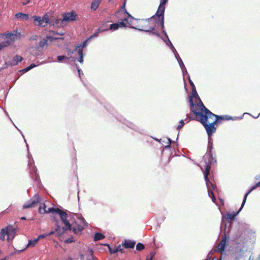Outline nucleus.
I'll return each mask as SVG.
<instances>
[{
  "label": "nucleus",
  "mask_w": 260,
  "mask_h": 260,
  "mask_svg": "<svg viewBox=\"0 0 260 260\" xmlns=\"http://www.w3.org/2000/svg\"><path fill=\"white\" fill-rule=\"evenodd\" d=\"M201 106L202 107L201 111L195 110L193 111V113L196 116V120L203 124L208 136L210 137L215 132L216 126L219 123V120H222L224 118L212 113L203 104H202Z\"/></svg>",
  "instance_id": "f257e3e1"
},
{
  "label": "nucleus",
  "mask_w": 260,
  "mask_h": 260,
  "mask_svg": "<svg viewBox=\"0 0 260 260\" xmlns=\"http://www.w3.org/2000/svg\"><path fill=\"white\" fill-rule=\"evenodd\" d=\"M190 110L193 112V111L198 110V111H201L202 107V104H203L200 99L196 88H192V95L189 97V101Z\"/></svg>",
  "instance_id": "f03ea898"
},
{
  "label": "nucleus",
  "mask_w": 260,
  "mask_h": 260,
  "mask_svg": "<svg viewBox=\"0 0 260 260\" xmlns=\"http://www.w3.org/2000/svg\"><path fill=\"white\" fill-rule=\"evenodd\" d=\"M153 18L147 19H139L137 24L133 28L144 31H152L155 30V25L152 23Z\"/></svg>",
  "instance_id": "7ed1b4c3"
},
{
  "label": "nucleus",
  "mask_w": 260,
  "mask_h": 260,
  "mask_svg": "<svg viewBox=\"0 0 260 260\" xmlns=\"http://www.w3.org/2000/svg\"><path fill=\"white\" fill-rule=\"evenodd\" d=\"M16 229L12 225H9L5 228L2 229L0 232V240L4 241L5 236H7V240L10 242L12 241L16 233Z\"/></svg>",
  "instance_id": "20e7f679"
},
{
  "label": "nucleus",
  "mask_w": 260,
  "mask_h": 260,
  "mask_svg": "<svg viewBox=\"0 0 260 260\" xmlns=\"http://www.w3.org/2000/svg\"><path fill=\"white\" fill-rule=\"evenodd\" d=\"M60 218L63 223L65 224L66 227H63L62 228L58 225L57 222L56 223V228L55 229V232H57L59 234L61 235L64 233V232L67 230L71 231L72 230V225L70 224L69 221L67 219L68 214L64 212L63 211L61 213L59 214Z\"/></svg>",
  "instance_id": "39448f33"
},
{
  "label": "nucleus",
  "mask_w": 260,
  "mask_h": 260,
  "mask_svg": "<svg viewBox=\"0 0 260 260\" xmlns=\"http://www.w3.org/2000/svg\"><path fill=\"white\" fill-rule=\"evenodd\" d=\"M35 25L45 27L50 22V18L48 13L45 14L43 17L34 15L32 17Z\"/></svg>",
  "instance_id": "423d86ee"
},
{
  "label": "nucleus",
  "mask_w": 260,
  "mask_h": 260,
  "mask_svg": "<svg viewBox=\"0 0 260 260\" xmlns=\"http://www.w3.org/2000/svg\"><path fill=\"white\" fill-rule=\"evenodd\" d=\"M20 38V34H13L8 32L5 35L4 41L0 43L3 48L10 46L11 44L13 43L15 41L19 40Z\"/></svg>",
  "instance_id": "0eeeda50"
},
{
  "label": "nucleus",
  "mask_w": 260,
  "mask_h": 260,
  "mask_svg": "<svg viewBox=\"0 0 260 260\" xmlns=\"http://www.w3.org/2000/svg\"><path fill=\"white\" fill-rule=\"evenodd\" d=\"M168 2L166 0H162L158 7V10L156 13V15L158 19V21H160V25L163 28L164 27V12L165 10V5Z\"/></svg>",
  "instance_id": "6e6552de"
},
{
  "label": "nucleus",
  "mask_w": 260,
  "mask_h": 260,
  "mask_svg": "<svg viewBox=\"0 0 260 260\" xmlns=\"http://www.w3.org/2000/svg\"><path fill=\"white\" fill-rule=\"evenodd\" d=\"M62 17L61 23L66 25L69 22L76 20L78 15L74 11H72L62 14Z\"/></svg>",
  "instance_id": "1a4fd4ad"
},
{
  "label": "nucleus",
  "mask_w": 260,
  "mask_h": 260,
  "mask_svg": "<svg viewBox=\"0 0 260 260\" xmlns=\"http://www.w3.org/2000/svg\"><path fill=\"white\" fill-rule=\"evenodd\" d=\"M78 222H79V223H77L76 221V226H74L73 227L72 226L71 231H72L75 234L79 235L81 234L82 230L87 226V223L85 220L83 218L79 219Z\"/></svg>",
  "instance_id": "9d476101"
},
{
  "label": "nucleus",
  "mask_w": 260,
  "mask_h": 260,
  "mask_svg": "<svg viewBox=\"0 0 260 260\" xmlns=\"http://www.w3.org/2000/svg\"><path fill=\"white\" fill-rule=\"evenodd\" d=\"M40 202L41 198L39 195L35 194L28 202L23 205V208L28 209L36 207Z\"/></svg>",
  "instance_id": "9b49d317"
},
{
  "label": "nucleus",
  "mask_w": 260,
  "mask_h": 260,
  "mask_svg": "<svg viewBox=\"0 0 260 260\" xmlns=\"http://www.w3.org/2000/svg\"><path fill=\"white\" fill-rule=\"evenodd\" d=\"M226 243V237L224 236L222 238L220 242L215 247L214 251L216 252H222L224 251Z\"/></svg>",
  "instance_id": "f8f14e48"
},
{
  "label": "nucleus",
  "mask_w": 260,
  "mask_h": 260,
  "mask_svg": "<svg viewBox=\"0 0 260 260\" xmlns=\"http://www.w3.org/2000/svg\"><path fill=\"white\" fill-rule=\"evenodd\" d=\"M209 155L211 156V160H209L208 161V163L206 162L205 170L204 172V178H205V180L206 182L209 181L208 176L209 174L210 170L211 169V164L213 160L212 155L210 154H209Z\"/></svg>",
  "instance_id": "ddd939ff"
},
{
  "label": "nucleus",
  "mask_w": 260,
  "mask_h": 260,
  "mask_svg": "<svg viewBox=\"0 0 260 260\" xmlns=\"http://www.w3.org/2000/svg\"><path fill=\"white\" fill-rule=\"evenodd\" d=\"M50 26H56L57 27H63L64 24H62L61 19H55L50 18V22L49 23Z\"/></svg>",
  "instance_id": "4468645a"
},
{
  "label": "nucleus",
  "mask_w": 260,
  "mask_h": 260,
  "mask_svg": "<svg viewBox=\"0 0 260 260\" xmlns=\"http://www.w3.org/2000/svg\"><path fill=\"white\" fill-rule=\"evenodd\" d=\"M258 186H260V181H259L258 182H257V183H256L254 185L252 186L251 187L250 189H249V190L245 194V196H244V199H243V202L242 203V207H243L245 202H246V199H247V196H248V194L253 190H254L255 189H256L257 187H258Z\"/></svg>",
  "instance_id": "2eb2a0df"
},
{
  "label": "nucleus",
  "mask_w": 260,
  "mask_h": 260,
  "mask_svg": "<svg viewBox=\"0 0 260 260\" xmlns=\"http://www.w3.org/2000/svg\"><path fill=\"white\" fill-rule=\"evenodd\" d=\"M136 242L130 240H125L122 245L125 248H133L135 245Z\"/></svg>",
  "instance_id": "dca6fc26"
},
{
  "label": "nucleus",
  "mask_w": 260,
  "mask_h": 260,
  "mask_svg": "<svg viewBox=\"0 0 260 260\" xmlns=\"http://www.w3.org/2000/svg\"><path fill=\"white\" fill-rule=\"evenodd\" d=\"M124 13L127 15V17H124L123 18L121 19L120 21L117 23L119 27H125L126 24L125 22H127V18L131 17V15L126 11V10H125Z\"/></svg>",
  "instance_id": "f3484780"
},
{
  "label": "nucleus",
  "mask_w": 260,
  "mask_h": 260,
  "mask_svg": "<svg viewBox=\"0 0 260 260\" xmlns=\"http://www.w3.org/2000/svg\"><path fill=\"white\" fill-rule=\"evenodd\" d=\"M23 59V58L19 55H15L13 58L12 59L10 64L11 66H16L17 65L19 62H21Z\"/></svg>",
  "instance_id": "a211bd4d"
},
{
  "label": "nucleus",
  "mask_w": 260,
  "mask_h": 260,
  "mask_svg": "<svg viewBox=\"0 0 260 260\" xmlns=\"http://www.w3.org/2000/svg\"><path fill=\"white\" fill-rule=\"evenodd\" d=\"M69 154L70 155L71 158L72 159L73 162H76L77 161L76 158V150L74 148V147L71 148L69 151Z\"/></svg>",
  "instance_id": "6ab92c4d"
},
{
  "label": "nucleus",
  "mask_w": 260,
  "mask_h": 260,
  "mask_svg": "<svg viewBox=\"0 0 260 260\" xmlns=\"http://www.w3.org/2000/svg\"><path fill=\"white\" fill-rule=\"evenodd\" d=\"M76 50L77 51H78V54L79 55V58L78 59V61L80 63H82L83 62V51L81 49V45H78L76 48Z\"/></svg>",
  "instance_id": "aec40b11"
},
{
  "label": "nucleus",
  "mask_w": 260,
  "mask_h": 260,
  "mask_svg": "<svg viewBox=\"0 0 260 260\" xmlns=\"http://www.w3.org/2000/svg\"><path fill=\"white\" fill-rule=\"evenodd\" d=\"M15 17L16 18H21L25 20H28L29 19V15L27 14L18 13L15 14Z\"/></svg>",
  "instance_id": "412c9836"
},
{
  "label": "nucleus",
  "mask_w": 260,
  "mask_h": 260,
  "mask_svg": "<svg viewBox=\"0 0 260 260\" xmlns=\"http://www.w3.org/2000/svg\"><path fill=\"white\" fill-rule=\"evenodd\" d=\"M101 0H94L91 5V8L93 10H95L99 7Z\"/></svg>",
  "instance_id": "4be33fe9"
},
{
  "label": "nucleus",
  "mask_w": 260,
  "mask_h": 260,
  "mask_svg": "<svg viewBox=\"0 0 260 260\" xmlns=\"http://www.w3.org/2000/svg\"><path fill=\"white\" fill-rule=\"evenodd\" d=\"M39 47L40 48H43L44 47H48V41L47 39L45 38L43 39L41 41H40L39 43Z\"/></svg>",
  "instance_id": "5701e85b"
},
{
  "label": "nucleus",
  "mask_w": 260,
  "mask_h": 260,
  "mask_svg": "<svg viewBox=\"0 0 260 260\" xmlns=\"http://www.w3.org/2000/svg\"><path fill=\"white\" fill-rule=\"evenodd\" d=\"M242 208L243 207H242V206H241V208H240L239 210L235 214L227 213L226 216H227L228 219L230 221L234 220L235 217L238 215V214L241 210Z\"/></svg>",
  "instance_id": "b1692460"
},
{
  "label": "nucleus",
  "mask_w": 260,
  "mask_h": 260,
  "mask_svg": "<svg viewBox=\"0 0 260 260\" xmlns=\"http://www.w3.org/2000/svg\"><path fill=\"white\" fill-rule=\"evenodd\" d=\"M46 39H47V41H49L50 42H52L54 40H63L64 39V38H56V37L49 35L46 37Z\"/></svg>",
  "instance_id": "393cba45"
},
{
  "label": "nucleus",
  "mask_w": 260,
  "mask_h": 260,
  "mask_svg": "<svg viewBox=\"0 0 260 260\" xmlns=\"http://www.w3.org/2000/svg\"><path fill=\"white\" fill-rule=\"evenodd\" d=\"M104 238H105V236L103 234H102V233H96L94 235V241H96L100 240L103 239Z\"/></svg>",
  "instance_id": "a878e982"
},
{
  "label": "nucleus",
  "mask_w": 260,
  "mask_h": 260,
  "mask_svg": "<svg viewBox=\"0 0 260 260\" xmlns=\"http://www.w3.org/2000/svg\"><path fill=\"white\" fill-rule=\"evenodd\" d=\"M105 31V29H102L101 28H99V29H98L91 36H90L89 38H88V40H91V39H93V38H96L98 36V35H99V33L100 32V31Z\"/></svg>",
  "instance_id": "bb28decb"
},
{
  "label": "nucleus",
  "mask_w": 260,
  "mask_h": 260,
  "mask_svg": "<svg viewBox=\"0 0 260 260\" xmlns=\"http://www.w3.org/2000/svg\"><path fill=\"white\" fill-rule=\"evenodd\" d=\"M70 58L64 55H60L57 56V60L58 61H63L64 62H68Z\"/></svg>",
  "instance_id": "cd10ccee"
},
{
  "label": "nucleus",
  "mask_w": 260,
  "mask_h": 260,
  "mask_svg": "<svg viewBox=\"0 0 260 260\" xmlns=\"http://www.w3.org/2000/svg\"><path fill=\"white\" fill-rule=\"evenodd\" d=\"M118 28H119L118 24H117V23H115L110 24L109 28L105 29V30H108L110 29V30L114 31V30L118 29Z\"/></svg>",
  "instance_id": "c85d7f7f"
},
{
  "label": "nucleus",
  "mask_w": 260,
  "mask_h": 260,
  "mask_svg": "<svg viewBox=\"0 0 260 260\" xmlns=\"http://www.w3.org/2000/svg\"><path fill=\"white\" fill-rule=\"evenodd\" d=\"M48 32L49 33L52 34L53 36H54V35H59V36H63L65 34L64 32V31H61L60 32H56V31H54L53 30H49L48 31Z\"/></svg>",
  "instance_id": "c756f323"
},
{
  "label": "nucleus",
  "mask_w": 260,
  "mask_h": 260,
  "mask_svg": "<svg viewBox=\"0 0 260 260\" xmlns=\"http://www.w3.org/2000/svg\"><path fill=\"white\" fill-rule=\"evenodd\" d=\"M38 241V240L37 239H36L35 240H29L27 247L34 246L37 243Z\"/></svg>",
  "instance_id": "7c9ffc66"
},
{
  "label": "nucleus",
  "mask_w": 260,
  "mask_h": 260,
  "mask_svg": "<svg viewBox=\"0 0 260 260\" xmlns=\"http://www.w3.org/2000/svg\"><path fill=\"white\" fill-rule=\"evenodd\" d=\"M105 245L108 247L110 254H114L117 252V249H116L115 247L114 248H112L108 244H105Z\"/></svg>",
  "instance_id": "2f4dec72"
},
{
  "label": "nucleus",
  "mask_w": 260,
  "mask_h": 260,
  "mask_svg": "<svg viewBox=\"0 0 260 260\" xmlns=\"http://www.w3.org/2000/svg\"><path fill=\"white\" fill-rule=\"evenodd\" d=\"M46 212V206L44 204L42 206H40L39 208V212L40 214H45Z\"/></svg>",
  "instance_id": "473e14b6"
},
{
  "label": "nucleus",
  "mask_w": 260,
  "mask_h": 260,
  "mask_svg": "<svg viewBox=\"0 0 260 260\" xmlns=\"http://www.w3.org/2000/svg\"><path fill=\"white\" fill-rule=\"evenodd\" d=\"M145 248L144 244L141 243H138L136 245V249L138 251H141Z\"/></svg>",
  "instance_id": "72a5a7b5"
},
{
  "label": "nucleus",
  "mask_w": 260,
  "mask_h": 260,
  "mask_svg": "<svg viewBox=\"0 0 260 260\" xmlns=\"http://www.w3.org/2000/svg\"><path fill=\"white\" fill-rule=\"evenodd\" d=\"M90 41V40H88V38L85 40V41H84L82 43V45H81V49L82 50V48H84L87 45V43L88 42V41Z\"/></svg>",
  "instance_id": "f704fd0d"
},
{
  "label": "nucleus",
  "mask_w": 260,
  "mask_h": 260,
  "mask_svg": "<svg viewBox=\"0 0 260 260\" xmlns=\"http://www.w3.org/2000/svg\"><path fill=\"white\" fill-rule=\"evenodd\" d=\"M54 211H53V213H57L59 215L62 212V210L59 208H54Z\"/></svg>",
  "instance_id": "c9c22d12"
},
{
  "label": "nucleus",
  "mask_w": 260,
  "mask_h": 260,
  "mask_svg": "<svg viewBox=\"0 0 260 260\" xmlns=\"http://www.w3.org/2000/svg\"><path fill=\"white\" fill-rule=\"evenodd\" d=\"M179 123L180 124L177 126V129H179L181 128L183 126V125L184 124V122L183 120H180V122H179Z\"/></svg>",
  "instance_id": "e433bc0d"
},
{
  "label": "nucleus",
  "mask_w": 260,
  "mask_h": 260,
  "mask_svg": "<svg viewBox=\"0 0 260 260\" xmlns=\"http://www.w3.org/2000/svg\"><path fill=\"white\" fill-rule=\"evenodd\" d=\"M67 53L68 55L70 56L69 58H71L72 57V55L73 53V51L71 49L68 48L67 49Z\"/></svg>",
  "instance_id": "4c0bfd02"
},
{
  "label": "nucleus",
  "mask_w": 260,
  "mask_h": 260,
  "mask_svg": "<svg viewBox=\"0 0 260 260\" xmlns=\"http://www.w3.org/2000/svg\"><path fill=\"white\" fill-rule=\"evenodd\" d=\"M20 1L23 5H26L29 3L30 0H20Z\"/></svg>",
  "instance_id": "58836bf2"
},
{
  "label": "nucleus",
  "mask_w": 260,
  "mask_h": 260,
  "mask_svg": "<svg viewBox=\"0 0 260 260\" xmlns=\"http://www.w3.org/2000/svg\"><path fill=\"white\" fill-rule=\"evenodd\" d=\"M115 248H116V249H117V252L120 251L121 253L123 252V250L121 248V246L120 245H119L117 247H116Z\"/></svg>",
  "instance_id": "ea45409f"
},
{
  "label": "nucleus",
  "mask_w": 260,
  "mask_h": 260,
  "mask_svg": "<svg viewBox=\"0 0 260 260\" xmlns=\"http://www.w3.org/2000/svg\"><path fill=\"white\" fill-rule=\"evenodd\" d=\"M36 66V65L35 63H31L29 66L27 67V69L29 71L30 70L35 67Z\"/></svg>",
  "instance_id": "a19ab883"
},
{
  "label": "nucleus",
  "mask_w": 260,
  "mask_h": 260,
  "mask_svg": "<svg viewBox=\"0 0 260 260\" xmlns=\"http://www.w3.org/2000/svg\"><path fill=\"white\" fill-rule=\"evenodd\" d=\"M53 210H54V208H48V210L46 209L45 213H50V212H52L53 213V211H54Z\"/></svg>",
  "instance_id": "79ce46f5"
},
{
  "label": "nucleus",
  "mask_w": 260,
  "mask_h": 260,
  "mask_svg": "<svg viewBox=\"0 0 260 260\" xmlns=\"http://www.w3.org/2000/svg\"><path fill=\"white\" fill-rule=\"evenodd\" d=\"M28 71L29 70L27 69V68H25L23 69V70L19 71V72H22V73H25L28 72Z\"/></svg>",
  "instance_id": "37998d69"
},
{
  "label": "nucleus",
  "mask_w": 260,
  "mask_h": 260,
  "mask_svg": "<svg viewBox=\"0 0 260 260\" xmlns=\"http://www.w3.org/2000/svg\"><path fill=\"white\" fill-rule=\"evenodd\" d=\"M47 236V235H39L37 238L38 240L40 239H41V238H45Z\"/></svg>",
  "instance_id": "c03bdc74"
},
{
  "label": "nucleus",
  "mask_w": 260,
  "mask_h": 260,
  "mask_svg": "<svg viewBox=\"0 0 260 260\" xmlns=\"http://www.w3.org/2000/svg\"><path fill=\"white\" fill-rule=\"evenodd\" d=\"M189 83H190L192 88H196V87L194 86V84H193V82L191 80H189Z\"/></svg>",
  "instance_id": "a18cd8bd"
},
{
  "label": "nucleus",
  "mask_w": 260,
  "mask_h": 260,
  "mask_svg": "<svg viewBox=\"0 0 260 260\" xmlns=\"http://www.w3.org/2000/svg\"><path fill=\"white\" fill-rule=\"evenodd\" d=\"M122 11L119 10V11H117V12H116V16L117 17H119V15H120L121 14H122Z\"/></svg>",
  "instance_id": "49530a36"
},
{
  "label": "nucleus",
  "mask_w": 260,
  "mask_h": 260,
  "mask_svg": "<svg viewBox=\"0 0 260 260\" xmlns=\"http://www.w3.org/2000/svg\"><path fill=\"white\" fill-rule=\"evenodd\" d=\"M151 257L150 258H147L146 260H152L153 259V257L154 256V254H153L152 253H151Z\"/></svg>",
  "instance_id": "de8ad7c7"
},
{
  "label": "nucleus",
  "mask_w": 260,
  "mask_h": 260,
  "mask_svg": "<svg viewBox=\"0 0 260 260\" xmlns=\"http://www.w3.org/2000/svg\"><path fill=\"white\" fill-rule=\"evenodd\" d=\"M76 66H77L76 65ZM77 69L79 74V76H80L81 70L78 67H77Z\"/></svg>",
  "instance_id": "09e8293b"
},
{
  "label": "nucleus",
  "mask_w": 260,
  "mask_h": 260,
  "mask_svg": "<svg viewBox=\"0 0 260 260\" xmlns=\"http://www.w3.org/2000/svg\"><path fill=\"white\" fill-rule=\"evenodd\" d=\"M73 242V240H72V239L71 238H69V239H68V240H67L66 241V243H70V242Z\"/></svg>",
  "instance_id": "8fccbe9b"
},
{
  "label": "nucleus",
  "mask_w": 260,
  "mask_h": 260,
  "mask_svg": "<svg viewBox=\"0 0 260 260\" xmlns=\"http://www.w3.org/2000/svg\"><path fill=\"white\" fill-rule=\"evenodd\" d=\"M54 233H55L54 231H51L48 234H47V236L51 235L53 234Z\"/></svg>",
  "instance_id": "3c124183"
},
{
  "label": "nucleus",
  "mask_w": 260,
  "mask_h": 260,
  "mask_svg": "<svg viewBox=\"0 0 260 260\" xmlns=\"http://www.w3.org/2000/svg\"><path fill=\"white\" fill-rule=\"evenodd\" d=\"M211 193H212V195H213L212 200L213 201V200H215V197L214 196L213 193V192H211Z\"/></svg>",
  "instance_id": "603ef678"
},
{
  "label": "nucleus",
  "mask_w": 260,
  "mask_h": 260,
  "mask_svg": "<svg viewBox=\"0 0 260 260\" xmlns=\"http://www.w3.org/2000/svg\"><path fill=\"white\" fill-rule=\"evenodd\" d=\"M124 7H125V3H124V4L121 6V9H123Z\"/></svg>",
  "instance_id": "864d4df0"
},
{
  "label": "nucleus",
  "mask_w": 260,
  "mask_h": 260,
  "mask_svg": "<svg viewBox=\"0 0 260 260\" xmlns=\"http://www.w3.org/2000/svg\"><path fill=\"white\" fill-rule=\"evenodd\" d=\"M21 220H24V219H26V218L24 217H22L21 218Z\"/></svg>",
  "instance_id": "5fc2aeb1"
},
{
  "label": "nucleus",
  "mask_w": 260,
  "mask_h": 260,
  "mask_svg": "<svg viewBox=\"0 0 260 260\" xmlns=\"http://www.w3.org/2000/svg\"><path fill=\"white\" fill-rule=\"evenodd\" d=\"M3 48H4L2 46V45L0 44V50L1 49H2Z\"/></svg>",
  "instance_id": "6e6d98bb"
},
{
  "label": "nucleus",
  "mask_w": 260,
  "mask_h": 260,
  "mask_svg": "<svg viewBox=\"0 0 260 260\" xmlns=\"http://www.w3.org/2000/svg\"><path fill=\"white\" fill-rule=\"evenodd\" d=\"M0 260H7L6 257L1 259Z\"/></svg>",
  "instance_id": "4d7b16f0"
},
{
  "label": "nucleus",
  "mask_w": 260,
  "mask_h": 260,
  "mask_svg": "<svg viewBox=\"0 0 260 260\" xmlns=\"http://www.w3.org/2000/svg\"><path fill=\"white\" fill-rule=\"evenodd\" d=\"M0 253H1V250H0Z\"/></svg>",
  "instance_id": "13d9d810"
},
{
  "label": "nucleus",
  "mask_w": 260,
  "mask_h": 260,
  "mask_svg": "<svg viewBox=\"0 0 260 260\" xmlns=\"http://www.w3.org/2000/svg\"><path fill=\"white\" fill-rule=\"evenodd\" d=\"M168 0H166V2H168Z\"/></svg>",
  "instance_id": "bf43d9fd"
},
{
  "label": "nucleus",
  "mask_w": 260,
  "mask_h": 260,
  "mask_svg": "<svg viewBox=\"0 0 260 260\" xmlns=\"http://www.w3.org/2000/svg\"><path fill=\"white\" fill-rule=\"evenodd\" d=\"M56 38H58L57 36H56Z\"/></svg>",
  "instance_id": "052dcab7"
}]
</instances>
